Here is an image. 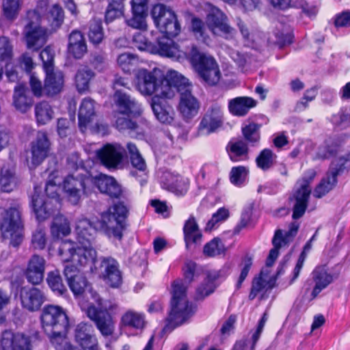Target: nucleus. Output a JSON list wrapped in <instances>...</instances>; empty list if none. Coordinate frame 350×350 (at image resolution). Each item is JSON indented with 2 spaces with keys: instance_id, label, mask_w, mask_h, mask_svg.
Segmentation results:
<instances>
[{
  "instance_id": "a18cd8bd",
  "label": "nucleus",
  "mask_w": 350,
  "mask_h": 350,
  "mask_svg": "<svg viewBox=\"0 0 350 350\" xmlns=\"http://www.w3.org/2000/svg\"><path fill=\"white\" fill-rule=\"evenodd\" d=\"M137 62V57L129 53L120 54L117 59L118 66L126 73L131 72L134 70Z\"/></svg>"
},
{
  "instance_id": "7ed1b4c3",
  "label": "nucleus",
  "mask_w": 350,
  "mask_h": 350,
  "mask_svg": "<svg viewBox=\"0 0 350 350\" xmlns=\"http://www.w3.org/2000/svg\"><path fill=\"white\" fill-rule=\"evenodd\" d=\"M126 214V206L116 204L102 213L96 226L86 218L78 219L75 230L77 242L65 241L61 243L59 249L61 260H72L79 266H88L95 262L97 253L92 242L96 230H100L110 239L120 240Z\"/></svg>"
},
{
  "instance_id": "f03ea898",
  "label": "nucleus",
  "mask_w": 350,
  "mask_h": 350,
  "mask_svg": "<svg viewBox=\"0 0 350 350\" xmlns=\"http://www.w3.org/2000/svg\"><path fill=\"white\" fill-rule=\"evenodd\" d=\"M67 262L64 267V275L70 290L75 295L84 293L87 298H91V302L81 301L80 306L87 316L93 321L98 329L103 336H111L115 329L113 320L120 310L117 302L112 299H103L92 288H88L85 278L80 272L85 267H89L92 273H96L99 278L109 286L119 288L122 283V276L119 269L118 262L113 258H103L100 266L97 268L93 262L88 266H79L72 260H62Z\"/></svg>"
},
{
  "instance_id": "dca6fc26",
  "label": "nucleus",
  "mask_w": 350,
  "mask_h": 350,
  "mask_svg": "<svg viewBox=\"0 0 350 350\" xmlns=\"http://www.w3.org/2000/svg\"><path fill=\"white\" fill-rule=\"evenodd\" d=\"M161 75V70L157 68L151 70L139 68L135 72L134 86L142 95H152L155 92L157 83H159Z\"/></svg>"
},
{
  "instance_id": "79ce46f5",
  "label": "nucleus",
  "mask_w": 350,
  "mask_h": 350,
  "mask_svg": "<svg viewBox=\"0 0 350 350\" xmlns=\"http://www.w3.org/2000/svg\"><path fill=\"white\" fill-rule=\"evenodd\" d=\"M18 180L13 168L4 167L0 173V187L3 191L10 192L16 188Z\"/></svg>"
},
{
  "instance_id": "2f4dec72",
  "label": "nucleus",
  "mask_w": 350,
  "mask_h": 350,
  "mask_svg": "<svg viewBox=\"0 0 350 350\" xmlns=\"http://www.w3.org/2000/svg\"><path fill=\"white\" fill-rule=\"evenodd\" d=\"M44 92L47 95L59 93L64 87V74L61 70L46 68L45 71Z\"/></svg>"
},
{
  "instance_id": "6e6d98bb",
  "label": "nucleus",
  "mask_w": 350,
  "mask_h": 350,
  "mask_svg": "<svg viewBox=\"0 0 350 350\" xmlns=\"http://www.w3.org/2000/svg\"><path fill=\"white\" fill-rule=\"evenodd\" d=\"M225 250L224 244L221 240L215 238L207 243L204 247V254L208 256H215L223 253Z\"/></svg>"
},
{
  "instance_id": "6ab92c4d",
  "label": "nucleus",
  "mask_w": 350,
  "mask_h": 350,
  "mask_svg": "<svg viewBox=\"0 0 350 350\" xmlns=\"http://www.w3.org/2000/svg\"><path fill=\"white\" fill-rule=\"evenodd\" d=\"M229 273V267L225 266L219 270H211L206 273L204 281L197 287L195 297L203 299L212 294L217 287V280L226 278Z\"/></svg>"
},
{
  "instance_id": "c9c22d12",
  "label": "nucleus",
  "mask_w": 350,
  "mask_h": 350,
  "mask_svg": "<svg viewBox=\"0 0 350 350\" xmlns=\"http://www.w3.org/2000/svg\"><path fill=\"white\" fill-rule=\"evenodd\" d=\"M183 230L185 241L187 248L191 247L192 245L201 243L202 233L193 217H190L186 221Z\"/></svg>"
},
{
  "instance_id": "4d7b16f0",
  "label": "nucleus",
  "mask_w": 350,
  "mask_h": 350,
  "mask_svg": "<svg viewBox=\"0 0 350 350\" xmlns=\"http://www.w3.org/2000/svg\"><path fill=\"white\" fill-rule=\"evenodd\" d=\"M46 243V232L41 228H38L32 234L31 246L35 250H42Z\"/></svg>"
},
{
  "instance_id": "a19ab883",
  "label": "nucleus",
  "mask_w": 350,
  "mask_h": 350,
  "mask_svg": "<svg viewBox=\"0 0 350 350\" xmlns=\"http://www.w3.org/2000/svg\"><path fill=\"white\" fill-rule=\"evenodd\" d=\"M70 232V223L62 215H57L51 226V233L53 238L59 239L68 235Z\"/></svg>"
},
{
  "instance_id": "7c9ffc66",
  "label": "nucleus",
  "mask_w": 350,
  "mask_h": 350,
  "mask_svg": "<svg viewBox=\"0 0 350 350\" xmlns=\"http://www.w3.org/2000/svg\"><path fill=\"white\" fill-rule=\"evenodd\" d=\"M275 283V278L273 274L268 269L262 270L260 275L253 280L250 299H254L258 294L272 288Z\"/></svg>"
},
{
  "instance_id": "603ef678",
  "label": "nucleus",
  "mask_w": 350,
  "mask_h": 350,
  "mask_svg": "<svg viewBox=\"0 0 350 350\" xmlns=\"http://www.w3.org/2000/svg\"><path fill=\"white\" fill-rule=\"evenodd\" d=\"M275 159V154L269 149L263 150L256 158V163L258 167L262 170L270 168Z\"/></svg>"
},
{
  "instance_id": "052dcab7",
  "label": "nucleus",
  "mask_w": 350,
  "mask_h": 350,
  "mask_svg": "<svg viewBox=\"0 0 350 350\" xmlns=\"http://www.w3.org/2000/svg\"><path fill=\"white\" fill-rule=\"evenodd\" d=\"M312 247V242L310 241L306 243L304 247V250L300 254L297 262L294 268L293 272V278L291 280L290 284H292L299 276L301 269L304 265L307 252L310 251Z\"/></svg>"
},
{
  "instance_id": "5701e85b",
  "label": "nucleus",
  "mask_w": 350,
  "mask_h": 350,
  "mask_svg": "<svg viewBox=\"0 0 350 350\" xmlns=\"http://www.w3.org/2000/svg\"><path fill=\"white\" fill-rule=\"evenodd\" d=\"M21 305L30 312L37 311L45 301L44 293L36 287H23L20 291Z\"/></svg>"
},
{
  "instance_id": "ea45409f",
  "label": "nucleus",
  "mask_w": 350,
  "mask_h": 350,
  "mask_svg": "<svg viewBox=\"0 0 350 350\" xmlns=\"http://www.w3.org/2000/svg\"><path fill=\"white\" fill-rule=\"evenodd\" d=\"M94 77V72L86 66L78 69L75 77V84L79 93L86 92L90 88V81Z\"/></svg>"
},
{
  "instance_id": "c85d7f7f",
  "label": "nucleus",
  "mask_w": 350,
  "mask_h": 350,
  "mask_svg": "<svg viewBox=\"0 0 350 350\" xmlns=\"http://www.w3.org/2000/svg\"><path fill=\"white\" fill-rule=\"evenodd\" d=\"M92 327L85 323H80L76 328L75 338L83 350H99L96 336L91 334Z\"/></svg>"
},
{
  "instance_id": "8fccbe9b",
  "label": "nucleus",
  "mask_w": 350,
  "mask_h": 350,
  "mask_svg": "<svg viewBox=\"0 0 350 350\" xmlns=\"http://www.w3.org/2000/svg\"><path fill=\"white\" fill-rule=\"evenodd\" d=\"M21 6V0H3V12L4 16L8 20L15 19Z\"/></svg>"
},
{
  "instance_id": "412c9836",
  "label": "nucleus",
  "mask_w": 350,
  "mask_h": 350,
  "mask_svg": "<svg viewBox=\"0 0 350 350\" xmlns=\"http://www.w3.org/2000/svg\"><path fill=\"white\" fill-rule=\"evenodd\" d=\"M192 85H189L180 93L178 109L184 119L190 120L197 116L200 109L198 100L191 94Z\"/></svg>"
},
{
  "instance_id": "09e8293b",
  "label": "nucleus",
  "mask_w": 350,
  "mask_h": 350,
  "mask_svg": "<svg viewBox=\"0 0 350 350\" xmlns=\"http://www.w3.org/2000/svg\"><path fill=\"white\" fill-rule=\"evenodd\" d=\"M47 283L51 290L57 295H63L66 291L58 271H53L48 273Z\"/></svg>"
},
{
  "instance_id": "423d86ee",
  "label": "nucleus",
  "mask_w": 350,
  "mask_h": 350,
  "mask_svg": "<svg viewBox=\"0 0 350 350\" xmlns=\"http://www.w3.org/2000/svg\"><path fill=\"white\" fill-rule=\"evenodd\" d=\"M202 8L206 14V25L198 18H193L191 21V28L198 40L208 43L209 36L207 29L213 34L226 38L232 34L233 29L228 25L226 16L218 8L210 3H204Z\"/></svg>"
},
{
  "instance_id": "20e7f679",
  "label": "nucleus",
  "mask_w": 350,
  "mask_h": 350,
  "mask_svg": "<svg viewBox=\"0 0 350 350\" xmlns=\"http://www.w3.org/2000/svg\"><path fill=\"white\" fill-rule=\"evenodd\" d=\"M97 189L100 193L111 198H126L128 192L116 180L110 176L99 174L95 176L83 169H77L72 174L64 178L62 190L64 198L72 204H77L83 196H88Z\"/></svg>"
},
{
  "instance_id": "37998d69",
  "label": "nucleus",
  "mask_w": 350,
  "mask_h": 350,
  "mask_svg": "<svg viewBox=\"0 0 350 350\" xmlns=\"http://www.w3.org/2000/svg\"><path fill=\"white\" fill-rule=\"evenodd\" d=\"M131 159V163L134 170L131 174L133 176L139 179L141 185L146 181L148 176V170L146 162L142 155L133 156Z\"/></svg>"
},
{
  "instance_id": "b1692460",
  "label": "nucleus",
  "mask_w": 350,
  "mask_h": 350,
  "mask_svg": "<svg viewBox=\"0 0 350 350\" xmlns=\"http://www.w3.org/2000/svg\"><path fill=\"white\" fill-rule=\"evenodd\" d=\"M161 187L176 194L183 195L187 191L189 180L178 174L165 171L159 176Z\"/></svg>"
},
{
  "instance_id": "774afa93",
  "label": "nucleus",
  "mask_w": 350,
  "mask_h": 350,
  "mask_svg": "<svg viewBox=\"0 0 350 350\" xmlns=\"http://www.w3.org/2000/svg\"><path fill=\"white\" fill-rule=\"evenodd\" d=\"M335 25L338 27H347L350 26V11H345L335 18Z\"/></svg>"
},
{
  "instance_id": "5fc2aeb1",
  "label": "nucleus",
  "mask_w": 350,
  "mask_h": 350,
  "mask_svg": "<svg viewBox=\"0 0 350 350\" xmlns=\"http://www.w3.org/2000/svg\"><path fill=\"white\" fill-rule=\"evenodd\" d=\"M123 14V5L121 2L116 0H112L107 7L105 13V20L107 23L113 21L117 18L120 17Z\"/></svg>"
},
{
  "instance_id": "f3484780",
  "label": "nucleus",
  "mask_w": 350,
  "mask_h": 350,
  "mask_svg": "<svg viewBox=\"0 0 350 350\" xmlns=\"http://www.w3.org/2000/svg\"><path fill=\"white\" fill-rule=\"evenodd\" d=\"M299 228V223L293 221L288 226V230L285 231L284 233L281 230H278L275 232L273 239V248L271 250L266 261L267 267L271 266L278 258L279 249L285 247L292 241L297 234Z\"/></svg>"
},
{
  "instance_id": "c03bdc74",
  "label": "nucleus",
  "mask_w": 350,
  "mask_h": 350,
  "mask_svg": "<svg viewBox=\"0 0 350 350\" xmlns=\"http://www.w3.org/2000/svg\"><path fill=\"white\" fill-rule=\"evenodd\" d=\"M66 332L67 331H59L46 334L49 337L56 350H72V345L66 337Z\"/></svg>"
},
{
  "instance_id": "ddd939ff",
  "label": "nucleus",
  "mask_w": 350,
  "mask_h": 350,
  "mask_svg": "<svg viewBox=\"0 0 350 350\" xmlns=\"http://www.w3.org/2000/svg\"><path fill=\"white\" fill-rule=\"evenodd\" d=\"M316 174L317 173L314 170H309L297 182L293 197V200L295 201L293 213V219H298L304 214L311 193L310 185L314 180Z\"/></svg>"
},
{
  "instance_id": "2eb2a0df",
  "label": "nucleus",
  "mask_w": 350,
  "mask_h": 350,
  "mask_svg": "<svg viewBox=\"0 0 350 350\" xmlns=\"http://www.w3.org/2000/svg\"><path fill=\"white\" fill-rule=\"evenodd\" d=\"M51 143L47 134L43 131L38 132L35 139L29 145L27 150L26 161L30 170L40 165L49 156Z\"/></svg>"
},
{
  "instance_id": "473e14b6",
  "label": "nucleus",
  "mask_w": 350,
  "mask_h": 350,
  "mask_svg": "<svg viewBox=\"0 0 350 350\" xmlns=\"http://www.w3.org/2000/svg\"><path fill=\"white\" fill-rule=\"evenodd\" d=\"M120 325L124 327L133 329L135 333L133 335L137 334L145 327V316L144 314L135 310H127L121 317Z\"/></svg>"
},
{
  "instance_id": "39448f33",
  "label": "nucleus",
  "mask_w": 350,
  "mask_h": 350,
  "mask_svg": "<svg viewBox=\"0 0 350 350\" xmlns=\"http://www.w3.org/2000/svg\"><path fill=\"white\" fill-rule=\"evenodd\" d=\"M185 280H176L172 284L171 310L167 319L168 325L176 327L186 322L194 313V308L189 303L187 289L197 277L196 264L187 261L183 267Z\"/></svg>"
},
{
  "instance_id": "4be33fe9",
  "label": "nucleus",
  "mask_w": 350,
  "mask_h": 350,
  "mask_svg": "<svg viewBox=\"0 0 350 350\" xmlns=\"http://www.w3.org/2000/svg\"><path fill=\"white\" fill-rule=\"evenodd\" d=\"M331 157H335L332 163L336 160L338 161V167L344 162L345 167L350 161V153L344 152L340 148V145L338 142L329 139L326 140L324 144L319 148L317 157L319 159H325Z\"/></svg>"
},
{
  "instance_id": "0eeeda50",
  "label": "nucleus",
  "mask_w": 350,
  "mask_h": 350,
  "mask_svg": "<svg viewBox=\"0 0 350 350\" xmlns=\"http://www.w3.org/2000/svg\"><path fill=\"white\" fill-rule=\"evenodd\" d=\"M62 178L59 171H55L49 175L46 184L45 191L46 197L41 193L40 187H34V193L31 196V205L38 221H42L51 216L59 204L57 191Z\"/></svg>"
},
{
  "instance_id": "680f3d73",
  "label": "nucleus",
  "mask_w": 350,
  "mask_h": 350,
  "mask_svg": "<svg viewBox=\"0 0 350 350\" xmlns=\"http://www.w3.org/2000/svg\"><path fill=\"white\" fill-rule=\"evenodd\" d=\"M40 57L42 61L44 72L46 71V68L54 69V51L50 46H46L41 51Z\"/></svg>"
},
{
  "instance_id": "cd10ccee",
  "label": "nucleus",
  "mask_w": 350,
  "mask_h": 350,
  "mask_svg": "<svg viewBox=\"0 0 350 350\" xmlns=\"http://www.w3.org/2000/svg\"><path fill=\"white\" fill-rule=\"evenodd\" d=\"M151 107L157 120L162 124L171 125L174 122L175 111L164 100L152 97Z\"/></svg>"
},
{
  "instance_id": "3c124183",
  "label": "nucleus",
  "mask_w": 350,
  "mask_h": 350,
  "mask_svg": "<svg viewBox=\"0 0 350 350\" xmlns=\"http://www.w3.org/2000/svg\"><path fill=\"white\" fill-rule=\"evenodd\" d=\"M230 216L229 210L225 207L219 208L215 213L211 219L208 221L206 226V230H211L217 228L221 223L224 222Z\"/></svg>"
},
{
  "instance_id": "58836bf2",
  "label": "nucleus",
  "mask_w": 350,
  "mask_h": 350,
  "mask_svg": "<svg viewBox=\"0 0 350 350\" xmlns=\"http://www.w3.org/2000/svg\"><path fill=\"white\" fill-rule=\"evenodd\" d=\"M35 118L38 125L48 124L55 116L53 107L46 101H42L35 106Z\"/></svg>"
},
{
  "instance_id": "49530a36",
  "label": "nucleus",
  "mask_w": 350,
  "mask_h": 350,
  "mask_svg": "<svg viewBox=\"0 0 350 350\" xmlns=\"http://www.w3.org/2000/svg\"><path fill=\"white\" fill-rule=\"evenodd\" d=\"M249 170L245 166L233 167L230 171V181L238 187L243 185L247 180Z\"/></svg>"
},
{
  "instance_id": "f8f14e48",
  "label": "nucleus",
  "mask_w": 350,
  "mask_h": 350,
  "mask_svg": "<svg viewBox=\"0 0 350 350\" xmlns=\"http://www.w3.org/2000/svg\"><path fill=\"white\" fill-rule=\"evenodd\" d=\"M27 18L29 22L24 29L27 48L38 50L45 44L48 36L46 29L40 25L41 18L39 8L29 11Z\"/></svg>"
},
{
  "instance_id": "f704fd0d",
  "label": "nucleus",
  "mask_w": 350,
  "mask_h": 350,
  "mask_svg": "<svg viewBox=\"0 0 350 350\" xmlns=\"http://www.w3.org/2000/svg\"><path fill=\"white\" fill-rule=\"evenodd\" d=\"M68 51L76 59L81 58L87 52V45L83 34L73 31L69 36Z\"/></svg>"
},
{
  "instance_id": "e433bc0d",
  "label": "nucleus",
  "mask_w": 350,
  "mask_h": 350,
  "mask_svg": "<svg viewBox=\"0 0 350 350\" xmlns=\"http://www.w3.org/2000/svg\"><path fill=\"white\" fill-rule=\"evenodd\" d=\"M27 88L23 84H18L14 88L13 103L16 109L25 113L28 111L31 105L32 99L27 96Z\"/></svg>"
},
{
  "instance_id": "4468645a",
  "label": "nucleus",
  "mask_w": 350,
  "mask_h": 350,
  "mask_svg": "<svg viewBox=\"0 0 350 350\" xmlns=\"http://www.w3.org/2000/svg\"><path fill=\"white\" fill-rule=\"evenodd\" d=\"M38 337L37 331L16 333L5 331L2 334L0 350H32Z\"/></svg>"
},
{
  "instance_id": "9d476101",
  "label": "nucleus",
  "mask_w": 350,
  "mask_h": 350,
  "mask_svg": "<svg viewBox=\"0 0 350 350\" xmlns=\"http://www.w3.org/2000/svg\"><path fill=\"white\" fill-rule=\"evenodd\" d=\"M41 327L45 334L68 331L69 319L66 311L62 307L48 304L43 307L40 315Z\"/></svg>"
},
{
  "instance_id": "338daca9",
  "label": "nucleus",
  "mask_w": 350,
  "mask_h": 350,
  "mask_svg": "<svg viewBox=\"0 0 350 350\" xmlns=\"http://www.w3.org/2000/svg\"><path fill=\"white\" fill-rule=\"evenodd\" d=\"M150 204L154 207V211L159 214H161L164 217H167L170 215V207L165 202H161L159 200H152Z\"/></svg>"
},
{
  "instance_id": "6e6552de",
  "label": "nucleus",
  "mask_w": 350,
  "mask_h": 350,
  "mask_svg": "<svg viewBox=\"0 0 350 350\" xmlns=\"http://www.w3.org/2000/svg\"><path fill=\"white\" fill-rule=\"evenodd\" d=\"M0 230L4 239L18 246L23 240V225L20 204L14 202L9 207H0Z\"/></svg>"
},
{
  "instance_id": "1a4fd4ad",
  "label": "nucleus",
  "mask_w": 350,
  "mask_h": 350,
  "mask_svg": "<svg viewBox=\"0 0 350 350\" xmlns=\"http://www.w3.org/2000/svg\"><path fill=\"white\" fill-rule=\"evenodd\" d=\"M114 101L118 108V111L114 113L116 128L118 130L135 129V123L127 117L130 114L139 115L142 111L140 105L129 95L119 90L114 94Z\"/></svg>"
},
{
  "instance_id": "69168bd1",
  "label": "nucleus",
  "mask_w": 350,
  "mask_h": 350,
  "mask_svg": "<svg viewBox=\"0 0 350 350\" xmlns=\"http://www.w3.org/2000/svg\"><path fill=\"white\" fill-rule=\"evenodd\" d=\"M252 265V260L250 257H245L244 260H243L241 263V273L239 275V278L238 279L237 283V287L239 288L241 287L243 282L245 280L246 277L247 276V274L249 273V271L251 268V266Z\"/></svg>"
},
{
  "instance_id": "864d4df0",
  "label": "nucleus",
  "mask_w": 350,
  "mask_h": 350,
  "mask_svg": "<svg viewBox=\"0 0 350 350\" xmlns=\"http://www.w3.org/2000/svg\"><path fill=\"white\" fill-rule=\"evenodd\" d=\"M88 36L93 44H99L103 39V31L100 20H94L90 25Z\"/></svg>"
},
{
  "instance_id": "aec40b11",
  "label": "nucleus",
  "mask_w": 350,
  "mask_h": 350,
  "mask_svg": "<svg viewBox=\"0 0 350 350\" xmlns=\"http://www.w3.org/2000/svg\"><path fill=\"white\" fill-rule=\"evenodd\" d=\"M223 122L221 108L215 105L208 108L202 118L199 126L198 135H207L215 132Z\"/></svg>"
},
{
  "instance_id": "13d9d810",
  "label": "nucleus",
  "mask_w": 350,
  "mask_h": 350,
  "mask_svg": "<svg viewBox=\"0 0 350 350\" xmlns=\"http://www.w3.org/2000/svg\"><path fill=\"white\" fill-rule=\"evenodd\" d=\"M133 16L127 19L126 23L128 26L140 30H146L147 24L146 21V14L145 13H132Z\"/></svg>"
},
{
  "instance_id": "c756f323",
  "label": "nucleus",
  "mask_w": 350,
  "mask_h": 350,
  "mask_svg": "<svg viewBox=\"0 0 350 350\" xmlns=\"http://www.w3.org/2000/svg\"><path fill=\"white\" fill-rule=\"evenodd\" d=\"M79 126L85 132L96 118V103L90 98L83 99L79 110Z\"/></svg>"
},
{
  "instance_id": "de8ad7c7",
  "label": "nucleus",
  "mask_w": 350,
  "mask_h": 350,
  "mask_svg": "<svg viewBox=\"0 0 350 350\" xmlns=\"http://www.w3.org/2000/svg\"><path fill=\"white\" fill-rule=\"evenodd\" d=\"M64 12L57 5H54L46 16V20L51 27V30L58 29L62 24Z\"/></svg>"
},
{
  "instance_id": "393cba45",
  "label": "nucleus",
  "mask_w": 350,
  "mask_h": 350,
  "mask_svg": "<svg viewBox=\"0 0 350 350\" xmlns=\"http://www.w3.org/2000/svg\"><path fill=\"white\" fill-rule=\"evenodd\" d=\"M46 260L38 254L33 255L28 260L25 271L27 281L33 284H39L44 278Z\"/></svg>"
},
{
  "instance_id": "f257e3e1",
  "label": "nucleus",
  "mask_w": 350,
  "mask_h": 350,
  "mask_svg": "<svg viewBox=\"0 0 350 350\" xmlns=\"http://www.w3.org/2000/svg\"><path fill=\"white\" fill-rule=\"evenodd\" d=\"M151 14L157 28L165 36L159 38L155 45L148 42L142 33H137L133 38L134 46L140 51L159 54L180 62L188 59L206 83L209 85L217 84L221 78V72L214 57L200 53L194 46L189 50L180 49V46L170 38L177 36L180 31L175 13L165 5L157 4L153 7Z\"/></svg>"
},
{
  "instance_id": "e2e57ef3",
  "label": "nucleus",
  "mask_w": 350,
  "mask_h": 350,
  "mask_svg": "<svg viewBox=\"0 0 350 350\" xmlns=\"http://www.w3.org/2000/svg\"><path fill=\"white\" fill-rule=\"evenodd\" d=\"M10 300V295L6 291L0 288V323L5 321V313L3 310L9 305Z\"/></svg>"
},
{
  "instance_id": "bf43d9fd",
  "label": "nucleus",
  "mask_w": 350,
  "mask_h": 350,
  "mask_svg": "<svg viewBox=\"0 0 350 350\" xmlns=\"http://www.w3.org/2000/svg\"><path fill=\"white\" fill-rule=\"evenodd\" d=\"M259 126L256 123H250L242 128L243 134L245 138L250 143H256L260 139Z\"/></svg>"
},
{
  "instance_id": "0e129e2a",
  "label": "nucleus",
  "mask_w": 350,
  "mask_h": 350,
  "mask_svg": "<svg viewBox=\"0 0 350 350\" xmlns=\"http://www.w3.org/2000/svg\"><path fill=\"white\" fill-rule=\"evenodd\" d=\"M317 96V90L315 88H311L307 90L304 95L302 99L297 103L296 105V109L298 111H302L305 109L308 106V102L312 101Z\"/></svg>"
},
{
  "instance_id": "bb28decb",
  "label": "nucleus",
  "mask_w": 350,
  "mask_h": 350,
  "mask_svg": "<svg viewBox=\"0 0 350 350\" xmlns=\"http://www.w3.org/2000/svg\"><path fill=\"white\" fill-rule=\"evenodd\" d=\"M314 286L311 293L312 299L316 298L319 294L326 288L334 281V275L329 271L325 266L317 267L312 273Z\"/></svg>"
},
{
  "instance_id": "9b49d317",
  "label": "nucleus",
  "mask_w": 350,
  "mask_h": 350,
  "mask_svg": "<svg viewBox=\"0 0 350 350\" xmlns=\"http://www.w3.org/2000/svg\"><path fill=\"white\" fill-rule=\"evenodd\" d=\"M189 79L185 77L180 72L170 70L167 72L165 77L161 75L159 77V83H157L154 97H158L160 99L171 98L174 97L176 92L180 93L184 88L189 85Z\"/></svg>"
},
{
  "instance_id": "4c0bfd02",
  "label": "nucleus",
  "mask_w": 350,
  "mask_h": 350,
  "mask_svg": "<svg viewBox=\"0 0 350 350\" xmlns=\"http://www.w3.org/2000/svg\"><path fill=\"white\" fill-rule=\"evenodd\" d=\"M226 150L231 161L239 162L248 159V148L243 140L230 141Z\"/></svg>"
},
{
  "instance_id": "a211bd4d",
  "label": "nucleus",
  "mask_w": 350,
  "mask_h": 350,
  "mask_svg": "<svg viewBox=\"0 0 350 350\" xmlns=\"http://www.w3.org/2000/svg\"><path fill=\"white\" fill-rule=\"evenodd\" d=\"M125 154L124 147L118 144H107L96 151V157L106 167L116 168L123 159Z\"/></svg>"
},
{
  "instance_id": "a878e982",
  "label": "nucleus",
  "mask_w": 350,
  "mask_h": 350,
  "mask_svg": "<svg viewBox=\"0 0 350 350\" xmlns=\"http://www.w3.org/2000/svg\"><path fill=\"white\" fill-rule=\"evenodd\" d=\"M338 162L337 160L331 164L329 172L323 178L321 183L317 186L314 191V196L317 198H321L328 193L336 183V177L338 174L345 169V162L341 163L338 167Z\"/></svg>"
},
{
  "instance_id": "72a5a7b5",
  "label": "nucleus",
  "mask_w": 350,
  "mask_h": 350,
  "mask_svg": "<svg viewBox=\"0 0 350 350\" xmlns=\"http://www.w3.org/2000/svg\"><path fill=\"white\" fill-rule=\"evenodd\" d=\"M256 105L251 97L239 96L228 101V109L230 113L237 116H243Z\"/></svg>"
}]
</instances>
